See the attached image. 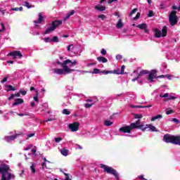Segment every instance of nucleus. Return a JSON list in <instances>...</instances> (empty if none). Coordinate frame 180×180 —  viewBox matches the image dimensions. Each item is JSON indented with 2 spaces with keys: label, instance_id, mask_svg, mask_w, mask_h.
Wrapping results in <instances>:
<instances>
[{
  "label": "nucleus",
  "instance_id": "nucleus-1",
  "mask_svg": "<svg viewBox=\"0 0 180 180\" xmlns=\"http://www.w3.org/2000/svg\"><path fill=\"white\" fill-rule=\"evenodd\" d=\"M62 68L63 69L54 68V69H52V71H53V72L55 74H57L58 75H65V74H71V72H73L74 71H75V70L71 69L68 68V65H64V62H63V64L62 65Z\"/></svg>",
  "mask_w": 180,
  "mask_h": 180
},
{
  "label": "nucleus",
  "instance_id": "nucleus-2",
  "mask_svg": "<svg viewBox=\"0 0 180 180\" xmlns=\"http://www.w3.org/2000/svg\"><path fill=\"white\" fill-rule=\"evenodd\" d=\"M5 166L7 167L6 169L0 172V174H1V180H11V179L14 178V176L11 173H9L11 172L9 165L4 164V167Z\"/></svg>",
  "mask_w": 180,
  "mask_h": 180
},
{
  "label": "nucleus",
  "instance_id": "nucleus-3",
  "mask_svg": "<svg viewBox=\"0 0 180 180\" xmlns=\"http://www.w3.org/2000/svg\"><path fill=\"white\" fill-rule=\"evenodd\" d=\"M63 25V20H54L51 23V26L48 27L45 32V34H49L51 33V32H54L57 27H60Z\"/></svg>",
  "mask_w": 180,
  "mask_h": 180
},
{
  "label": "nucleus",
  "instance_id": "nucleus-4",
  "mask_svg": "<svg viewBox=\"0 0 180 180\" xmlns=\"http://www.w3.org/2000/svg\"><path fill=\"white\" fill-rule=\"evenodd\" d=\"M101 168H102L104 171V172H107V174H111V175H114V176L119 180V174L116 171V169L112 168V167L106 166L105 165L101 164L100 165Z\"/></svg>",
  "mask_w": 180,
  "mask_h": 180
},
{
  "label": "nucleus",
  "instance_id": "nucleus-5",
  "mask_svg": "<svg viewBox=\"0 0 180 180\" xmlns=\"http://www.w3.org/2000/svg\"><path fill=\"white\" fill-rule=\"evenodd\" d=\"M169 22L172 26H175L178 23V17L176 16V11H172L169 16Z\"/></svg>",
  "mask_w": 180,
  "mask_h": 180
},
{
  "label": "nucleus",
  "instance_id": "nucleus-6",
  "mask_svg": "<svg viewBox=\"0 0 180 180\" xmlns=\"http://www.w3.org/2000/svg\"><path fill=\"white\" fill-rule=\"evenodd\" d=\"M158 79V78H165V76L164 75H160V76H157V70H153L151 72L149 73V75L148 77V81L149 82H154V79Z\"/></svg>",
  "mask_w": 180,
  "mask_h": 180
},
{
  "label": "nucleus",
  "instance_id": "nucleus-7",
  "mask_svg": "<svg viewBox=\"0 0 180 180\" xmlns=\"http://www.w3.org/2000/svg\"><path fill=\"white\" fill-rule=\"evenodd\" d=\"M129 127L131 129V131H132L134 129H141V130L143 131L144 125L141 124L140 120H138L136 122L131 123Z\"/></svg>",
  "mask_w": 180,
  "mask_h": 180
},
{
  "label": "nucleus",
  "instance_id": "nucleus-8",
  "mask_svg": "<svg viewBox=\"0 0 180 180\" xmlns=\"http://www.w3.org/2000/svg\"><path fill=\"white\" fill-rule=\"evenodd\" d=\"M8 56L13 57V58H21L22 57H23V55H22V53L19 51H14L10 52L8 54Z\"/></svg>",
  "mask_w": 180,
  "mask_h": 180
},
{
  "label": "nucleus",
  "instance_id": "nucleus-9",
  "mask_svg": "<svg viewBox=\"0 0 180 180\" xmlns=\"http://www.w3.org/2000/svg\"><path fill=\"white\" fill-rule=\"evenodd\" d=\"M69 129L71 130V131H78V129H79V122L70 124Z\"/></svg>",
  "mask_w": 180,
  "mask_h": 180
},
{
  "label": "nucleus",
  "instance_id": "nucleus-10",
  "mask_svg": "<svg viewBox=\"0 0 180 180\" xmlns=\"http://www.w3.org/2000/svg\"><path fill=\"white\" fill-rule=\"evenodd\" d=\"M119 131L120 133H128V134H130L131 133V129L130 128V126L128 125V126H124V127H122L121 128L119 129Z\"/></svg>",
  "mask_w": 180,
  "mask_h": 180
},
{
  "label": "nucleus",
  "instance_id": "nucleus-11",
  "mask_svg": "<svg viewBox=\"0 0 180 180\" xmlns=\"http://www.w3.org/2000/svg\"><path fill=\"white\" fill-rule=\"evenodd\" d=\"M160 98H167V101L176 99V97L169 95V93H165V94H160Z\"/></svg>",
  "mask_w": 180,
  "mask_h": 180
},
{
  "label": "nucleus",
  "instance_id": "nucleus-12",
  "mask_svg": "<svg viewBox=\"0 0 180 180\" xmlns=\"http://www.w3.org/2000/svg\"><path fill=\"white\" fill-rule=\"evenodd\" d=\"M38 16H39L38 20H34V23L35 25L40 24V23H41V22H43L44 20V17H43V13H39Z\"/></svg>",
  "mask_w": 180,
  "mask_h": 180
},
{
  "label": "nucleus",
  "instance_id": "nucleus-13",
  "mask_svg": "<svg viewBox=\"0 0 180 180\" xmlns=\"http://www.w3.org/2000/svg\"><path fill=\"white\" fill-rule=\"evenodd\" d=\"M103 74H105V75L108 74H121L120 73V70H115L113 71H110V70H103V72H101Z\"/></svg>",
  "mask_w": 180,
  "mask_h": 180
},
{
  "label": "nucleus",
  "instance_id": "nucleus-14",
  "mask_svg": "<svg viewBox=\"0 0 180 180\" xmlns=\"http://www.w3.org/2000/svg\"><path fill=\"white\" fill-rule=\"evenodd\" d=\"M147 129H149V130L152 131H157V128L151 124H146V127L143 126V131L147 130Z\"/></svg>",
  "mask_w": 180,
  "mask_h": 180
},
{
  "label": "nucleus",
  "instance_id": "nucleus-15",
  "mask_svg": "<svg viewBox=\"0 0 180 180\" xmlns=\"http://www.w3.org/2000/svg\"><path fill=\"white\" fill-rule=\"evenodd\" d=\"M64 64L63 65H68V64H71V65H77V60H74L73 62L71 61V60L68 59L66 60L63 61Z\"/></svg>",
  "mask_w": 180,
  "mask_h": 180
},
{
  "label": "nucleus",
  "instance_id": "nucleus-16",
  "mask_svg": "<svg viewBox=\"0 0 180 180\" xmlns=\"http://www.w3.org/2000/svg\"><path fill=\"white\" fill-rule=\"evenodd\" d=\"M16 137V135L8 136L5 137V140L7 141V143H11V141H13Z\"/></svg>",
  "mask_w": 180,
  "mask_h": 180
},
{
  "label": "nucleus",
  "instance_id": "nucleus-17",
  "mask_svg": "<svg viewBox=\"0 0 180 180\" xmlns=\"http://www.w3.org/2000/svg\"><path fill=\"white\" fill-rule=\"evenodd\" d=\"M23 99L22 98H17L15 100V102L13 103V106H17L18 105H22L23 103Z\"/></svg>",
  "mask_w": 180,
  "mask_h": 180
},
{
  "label": "nucleus",
  "instance_id": "nucleus-18",
  "mask_svg": "<svg viewBox=\"0 0 180 180\" xmlns=\"http://www.w3.org/2000/svg\"><path fill=\"white\" fill-rule=\"evenodd\" d=\"M30 168L32 172V174H36V163L32 162Z\"/></svg>",
  "mask_w": 180,
  "mask_h": 180
},
{
  "label": "nucleus",
  "instance_id": "nucleus-19",
  "mask_svg": "<svg viewBox=\"0 0 180 180\" xmlns=\"http://www.w3.org/2000/svg\"><path fill=\"white\" fill-rule=\"evenodd\" d=\"M95 9L96 11H99L100 12H103V11L106 10V7H105L103 6L97 5V6H95Z\"/></svg>",
  "mask_w": 180,
  "mask_h": 180
},
{
  "label": "nucleus",
  "instance_id": "nucleus-20",
  "mask_svg": "<svg viewBox=\"0 0 180 180\" xmlns=\"http://www.w3.org/2000/svg\"><path fill=\"white\" fill-rule=\"evenodd\" d=\"M136 27H138V29H140L141 30H144L145 29H147L148 26L147 24L142 23L136 25Z\"/></svg>",
  "mask_w": 180,
  "mask_h": 180
},
{
  "label": "nucleus",
  "instance_id": "nucleus-21",
  "mask_svg": "<svg viewBox=\"0 0 180 180\" xmlns=\"http://www.w3.org/2000/svg\"><path fill=\"white\" fill-rule=\"evenodd\" d=\"M97 60L99 63H108V59L105 57L99 56L97 58Z\"/></svg>",
  "mask_w": 180,
  "mask_h": 180
},
{
  "label": "nucleus",
  "instance_id": "nucleus-22",
  "mask_svg": "<svg viewBox=\"0 0 180 180\" xmlns=\"http://www.w3.org/2000/svg\"><path fill=\"white\" fill-rule=\"evenodd\" d=\"M160 119H162V115H158L151 118V122H155V120H160Z\"/></svg>",
  "mask_w": 180,
  "mask_h": 180
},
{
  "label": "nucleus",
  "instance_id": "nucleus-23",
  "mask_svg": "<svg viewBox=\"0 0 180 180\" xmlns=\"http://www.w3.org/2000/svg\"><path fill=\"white\" fill-rule=\"evenodd\" d=\"M162 36L161 31L160 30H155V37L160 38Z\"/></svg>",
  "mask_w": 180,
  "mask_h": 180
},
{
  "label": "nucleus",
  "instance_id": "nucleus-24",
  "mask_svg": "<svg viewBox=\"0 0 180 180\" xmlns=\"http://www.w3.org/2000/svg\"><path fill=\"white\" fill-rule=\"evenodd\" d=\"M146 74H148V70H141L137 75V78H141V75H146Z\"/></svg>",
  "mask_w": 180,
  "mask_h": 180
},
{
  "label": "nucleus",
  "instance_id": "nucleus-25",
  "mask_svg": "<svg viewBox=\"0 0 180 180\" xmlns=\"http://www.w3.org/2000/svg\"><path fill=\"white\" fill-rule=\"evenodd\" d=\"M167 27H163L162 29V37H165V36H167Z\"/></svg>",
  "mask_w": 180,
  "mask_h": 180
},
{
  "label": "nucleus",
  "instance_id": "nucleus-26",
  "mask_svg": "<svg viewBox=\"0 0 180 180\" xmlns=\"http://www.w3.org/2000/svg\"><path fill=\"white\" fill-rule=\"evenodd\" d=\"M116 26L117 29H122V27H123V22H122V19L118 20V22Z\"/></svg>",
  "mask_w": 180,
  "mask_h": 180
},
{
  "label": "nucleus",
  "instance_id": "nucleus-27",
  "mask_svg": "<svg viewBox=\"0 0 180 180\" xmlns=\"http://www.w3.org/2000/svg\"><path fill=\"white\" fill-rule=\"evenodd\" d=\"M60 153H61L62 155H64L65 157H67V155H68V150H67L65 148L61 149Z\"/></svg>",
  "mask_w": 180,
  "mask_h": 180
},
{
  "label": "nucleus",
  "instance_id": "nucleus-28",
  "mask_svg": "<svg viewBox=\"0 0 180 180\" xmlns=\"http://www.w3.org/2000/svg\"><path fill=\"white\" fill-rule=\"evenodd\" d=\"M24 6H26L28 9H30V8H34V6L30 4L29 1L24 2Z\"/></svg>",
  "mask_w": 180,
  "mask_h": 180
},
{
  "label": "nucleus",
  "instance_id": "nucleus-29",
  "mask_svg": "<svg viewBox=\"0 0 180 180\" xmlns=\"http://www.w3.org/2000/svg\"><path fill=\"white\" fill-rule=\"evenodd\" d=\"M112 124H113V122L112 121H110L108 120L104 121V126L109 127V126H112Z\"/></svg>",
  "mask_w": 180,
  "mask_h": 180
},
{
  "label": "nucleus",
  "instance_id": "nucleus-30",
  "mask_svg": "<svg viewBox=\"0 0 180 180\" xmlns=\"http://www.w3.org/2000/svg\"><path fill=\"white\" fill-rule=\"evenodd\" d=\"M19 98L20 96V93H17L15 94H12L10 97H8V101H11V99H14L15 97Z\"/></svg>",
  "mask_w": 180,
  "mask_h": 180
},
{
  "label": "nucleus",
  "instance_id": "nucleus-31",
  "mask_svg": "<svg viewBox=\"0 0 180 180\" xmlns=\"http://www.w3.org/2000/svg\"><path fill=\"white\" fill-rule=\"evenodd\" d=\"M74 13H75V11L72 10L70 13H68L66 15V17L65 18V19H69V18H70V16H72V15H74Z\"/></svg>",
  "mask_w": 180,
  "mask_h": 180
},
{
  "label": "nucleus",
  "instance_id": "nucleus-32",
  "mask_svg": "<svg viewBox=\"0 0 180 180\" xmlns=\"http://www.w3.org/2000/svg\"><path fill=\"white\" fill-rule=\"evenodd\" d=\"M62 113L63 115H71V111H70L68 109H63Z\"/></svg>",
  "mask_w": 180,
  "mask_h": 180
},
{
  "label": "nucleus",
  "instance_id": "nucleus-33",
  "mask_svg": "<svg viewBox=\"0 0 180 180\" xmlns=\"http://www.w3.org/2000/svg\"><path fill=\"white\" fill-rule=\"evenodd\" d=\"M51 41H53V43H58L59 40H58V37L55 36L53 37V39H51Z\"/></svg>",
  "mask_w": 180,
  "mask_h": 180
},
{
  "label": "nucleus",
  "instance_id": "nucleus-34",
  "mask_svg": "<svg viewBox=\"0 0 180 180\" xmlns=\"http://www.w3.org/2000/svg\"><path fill=\"white\" fill-rule=\"evenodd\" d=\"M93 74H101V70L98 68H94L93 70Z\"/></svg>",
  "mask_w": 180,
  "mask_h": 180
},
{
  "label": "nucleus",
  "instance_id": "nucleus-35",
  "mask_svg": "<svg viewBox=\"0 0 180 180\" xmlns=\"http://www.w3.org/2000/svg\"><path fill=\"white\" fill-rule=\"evenodd\" d=\"M7 88L8 89V91H16V88L11 85H8Z\"/></svg>",
  "mask_w": 180,
  "mask_h": 180
},
{
  "label": "nucleus",
  "instance_id": "nucleus-36",
  "mask_svg": "<svg viewBox=\"0 0 180 180\" xmlns=\"http://www.w3.org/2000/svg\"><path fill=\"white\" fill-rule=\"evenodd\" d=\"M137 12V8H134L131 12L129 13V16L131 17L133 16L134 13H136Z\"/></svg>",
  "mask_w": 180,
  "mask_h": 180
},
{
  "label": "nucleus",
  "instance_id": "nucleus-37",
  "mask_svg": "<svg viewBox=\"0 0 180 180\" xmlns=\"http://www.w3.org/2000/svg\"><path fill=\"white\" fill-rule=\"evenodd\" d=\"M8 167L7 166H4V164L0 166V172H2L4 170L6 169Z\"/></svg>",
  "mask_w": 180,
  "mask_h": 180
},
{
  "label": "nucleus",
  "instance_id": "nucleus-38",
  "mask_svg": "<svg viewBox=\"0 0 180 180\" xmlns=\"http://www.w3.org/2000/svg\"><path fill=\"white\" fill-rule=\"evenodd\" d=\"M71 50H74V45L72 44L68 46V51H71Z\"/></svg>",
  "mask_w": 180,
  "mask_h": 180
},
{
  "label": "nucleus",
  "instance_id": "nucleus-39",
  "mask_svg": "<svg viewBox=\"0 0 180 180\" xmlns=\"http://www.w3.org/2000/svg\"><path fill=\"white\" fill-rule=\"evenodd\" d=\"M37 151V149H36V148L32 149V150H31L32 155H34V157H36V155H37V154H36Z\"/></svg>",
  "mask_w": 180,
  "mask_h": 180
},
{
  "label": "nucleus",
  "instance_id": "nucleus-40",
  "mask_svg": "<svg viewBox=\"0 0 180 180\" xmlns=\"http://www.w3.org/2000/svg\"><path fill=\"white\" fill-rule=\"evenodd\" d=\"M98 18L100 19H101L102 20H105V19H106V15H103V14H101V15H98Z\"/></svg>",
  "mask_w": 180,
  "mask_h": 180
},
{
  "label": "nucleus",
  "instance_id": "nucleus-41",
  "mask_svg": "<svg viewBox=\"0 0 180 180\" xmlns=\"http://www.w3.org/2000/svg\"><path fill=\"white\" fill-rule=\"evenodd\" d=\"M172 113H174L173 110H168V109L166 110V115H171Z\"/></svg>",
  "mask_w": 180,
  "mask_h": 180
},
{
  "label": "nucleus",
  "instance_id": "nucleus-42",
  "mask_svg": "<svg viewBox=\"0 0 180 180\" xmlns=\"http://www.w3.org/2000/svg\"><path fill=\"white\" fill-rule=\"evenodd\" d=\"M126 68V66H124V65H122V67H121V70L120 71V74H124V69Z\"/></svg>",
  "mask_w": 180,
  "mask_h": 180
},
{
  "label": "nucleus",
  "instance_id": "nucleus-43",
  "mask_svg": "<svg viewBox=\"0 0 180 180\" xmlns=\"http://www.w3.org/2000/svg\"><path fill=\"white\" fill-rule=\"evenodd\" d=\"M92 105H94V103H86L84 104V108H92Z\"/></svg>",
  "mask_w": 180,
  "mask_h": 180
},
{
  "label": "nucleus",
  "instance_id": "nucleus-44",
  "mask_svg": "<svg viewBox=\"0 0 180 180\" xmlns=\"http://www.w3.org/2000/svg\"><path fill=\"white\" fill-rule=\"evenodd\" d=\"M44 40L46 43H51V39L49 37L44 38Z\"/></svg>",
  "mask_w": 180,
  "mask_h": 180
},
{
  "label": "nucleus",
  "instance_id": "nucleus-45",
  "mask_svg": "<svg viewBox=\"0 0 180 180\" xmlns=\"http://www.w3.org/2000/svg\"><path fill=\"white\" fill-rule=\"evenodd\" d=\"M1 30H0V33L1 32H5V25L1 22Z\"/></svg>",
  "mask_w": 180,
  "mask_h": 180
},
{
  "label": "nucleus",
  "instance_id": "nucleus-46",
  "mask_svg": "<svg viewBox=\"0 0 180 180\" xmlns=\"http://www.w3.org/2000/svg\"><path fill=\"white\" fill-rule=\"evenodd\" d=\"M134 117H135V119H141L143 117V115H139V114H135Z\"/></svg>",
  "mask_w": 180,
  "mask_h": 180
},
{
  "label": "nucleus",
  "instance_id": "nucleus-47",
  "mask_svg": "<svg viewBox=\"0 0 180 180\" xmlns=\"http://www.w3.org/2000/svg\"><path fill=\"white\" fill-rule=\"evenodd\" d=\"M33 147V145H29L27 148H24V151H28V150H30Z\"/></svg>",
  "mask_w": 180,
  "mask_h": 180
},
{
  "label": "nucleus",
  "instance_id": "nucleus-48",
  "mask_svg": "<svg viewBox=\"0 0 180 180\" xmlns=\"http://www.w3.org/2000/svg\"><path fill=\"white\" fill-rule=\"evenodd\" d=\"M140 18V13H137L136 15L133 18L134 20H137Z\"/></svg>",
  "mask_w": 180,
  "mask_h": 180
},
{
  "label": "nucleus",
  "instance_id": "nucleus-49",
  "mask_svg": "<svg viewBox=\"0 0 180 180\" xmlns=\"http://www.w3.org/2000/svg\"><path fill=\"white\" fill-rule=\"evenodd\" d=\"M61 140H63V139L58 137V138H55V142L56 143H60V141H61Z\"/></svg>",
  "mask_w": 180,
  "mask_h": 180
},
{
  "label": "nucleus",
  "instance_id": "nucleus-50",
  "mask_svg": "<svg viewBox=\"0 0 180 180\" xmlns=\"http://www.w3.org/2000/svg\"><path fill=\"white\" fill-rule=\"evenodd\" d=\"M20 94H21V95H22V96H25V95H26V94H27V91L20 90Z\"/></svg>",
  "mask_w": 180,
  "mask_h": 180
},
{
  "label": "nucleus",
  "instance_id": "nucleus-51",
  "mask_svg": "<svg viewBox=\"0 0 180 180\" xmlns=\"http://www.w3.org/2000/svg\"><path fill=\"white\" fill-rule=\"evenodd\" d=\"M101 54H102L103 56H105V54H106V51L105 50V49H101Z\"/></svg>",
  "mask_w": 180,
  "mask_h": 180
},
{
  "label": "nucleus",
  "instance_id": "nucleus-52",
  "mask_svg": "<svg viewBox=\"0 0 180 180\" xmlns=\"http://www.w3.org/2000/svg\"><path fill=\"white\" fill-rule=\"evenodd\" d=\"M122 58H123V56H122V55L116 56V60H122Z\"/></svg>",
  "mask_w": 180,
  "mask_h": 180
},
{
  "label": "nucleus",
  "instance_id": "nucleus-53",
  "mask_svg": "<svg viewBox=\"0 0 180 180\" xmlns=\"http://www.w3.org/2000/svg\"><path fill=\"white\" fill-rule=\"evenodd\" d=\"M148 16L149 18H151V17L154 16V13H153V11H149V13L148 14Z\"/></svg>",
  "mask_w": 180,
  "mask_h": 180
},
{
  "label": "nucleus",
  "instance_id": "nucleus-54",
  "mask_svg": "<svg viewBox=\"0 0 180 180\" xmlns=\"http://www.w3.org/2000/svg\"><path fill=\"white\" fill-rule=\"evenodd\" d=\"M8 81V77H4L2 80H1V84H4V82H6Z\"/></svg>",
  "mask_w": 180,
  "mask_h": 180
},
{
  "label": "nucleus",
  "instance_id": "nucleus-55",
  "mask_svg": "<svg viewBox=\"0 0 180 180\" xmlns=\"http://www.w3.org/2000/svg\"><path fill=\"white\" fill-rule=\"evenodd\" d=\"M64 174H65V176H66L65 180H71V179H70V176H68V174L64 173Z\"/></svg>",
  "mask_w": 180,
  "mask_h": 180
},
{
  "label": "nucleus",
  "instance_id": "nucleus-56",
  "mask_svg": "<svg viewBox=\"0 0 180 180\" xmlns=\"http://www.w3.org/2000/svg\"><path fill=\"white\" fill-rule=\"evenodd\" d=\"M27 136L28 139H30V137H33L34 136V133L29 134Z\"/></svg>",
  "mask_w": 180,
  "mask_h": 180
},
{
  "label": "nucleus",
  "instance_id": "nucleus-57",
  "mask_svg": "<svg viewBox=\"0 0 180 180\" xmlns=\"http://www.w3.org/2000/svg\"><path fill=\"white\" fill-rule=\"evenodd\" d=\"M25 174V170H22L21 173L19 174L20 176L23 177V175Z\"/></svg>",
  "mask_w": 180,
  "mask_h": 180
},
{
  "label": "nucleus",
  "instance_id": "nucleus-58",
  "mask_svg": "<svg viewBox=\"0 0 180 180\" xmlns=\"http://www.w3.org/2000/svg\"><path fill=\"white\" fill-rule=\"evenodd\" d=\"M34 101H35V102H39V97L37 96H34Z\"/></svg>",
  "mask_w": 180,
  "mask_h": 180
},
{
  "label": "nucleus",
  "instance_id": "nucleus-59",
  "mask_svg": "<svg viewBox=\"0 0 180 180\" xmlns=\"http://www.w3.org/2000/svg\"><path fill=\"white\" fill-rule=\"evenodd\" d=\"M173 122H174V123H179V120H178L176 118H174Z\"/></svg>",
  "mask_w": 180,
  "mask_h": 180
},
{
  "label": "nucleus",
  "instance_id": "nucleus-60",
  "mask_svg": "<svg viewBox=\"0 0 180 180\" xmlns=\"http://www.w3.org/2000/svg\"><path fill=\"white\" fill-rule=\"evenodd\" d=\"M18 116H27L28 115L25 114V113H18Z\"/></svg>",
  "mask_w": 180,
  "mask_h": 180
},
{
  "label": "nucleus",
  "instance_id": "nucleus-61",
  "mask_svg": "<svg viewBox=\"0 0 180 180\" xmlns=\"http://www.w3.org/2000/svg\"><path fill=\"white\" fill-rule=\"evenodd\" d=\"M76 148H79V150H82V146L80 145H76Z\"/></svg>",
  "mask_w": 180,
  "mask_h": 180
},
{
  "label": "nucleus",
  "instance_id": "nucleus-62",
  "mask_svg": "<svg viewBox=\"0 0 180 180\" xmlns=\"http://www.w3.org/2000/svg\"><path fill=\"white\" fill-rule=\"evenodd\" d=\"M11 11H19V8H18V7H16V8H11Z\"/></svg>",
  "mask_w": 180,
  "mask_h": 180
},
{
  "label": "nucleus",
  "instance_id": "nucleus-63",
  "mask_svg": "<svg viewBox=\"0 0 180 180\" xmlns=\"http://www.w3.org/2000/svg\"><path fill=\"white\" fill-rule=\"evenodd\" d=\"M131 108H137V109H139V105H131Z\"/></svg>",
  "mask_w": 180,
  "mask_h": 180
},
{
  "label": "nucleus",
  "instance_id": "nucleus-64",
  "mask_svg": "<svg viewBox=\"0 0 180 180\" xmlns=\"http://www.w3.org/2000/svg\"><path fill=\"white\" fill-rule=\"evenodd\" d=\"M30 105L32 108H34L36 106V103H34V102H32Z\"/></svg>",
  "mask_w": 180,
  "mask_h": 180
}]
</instances>
